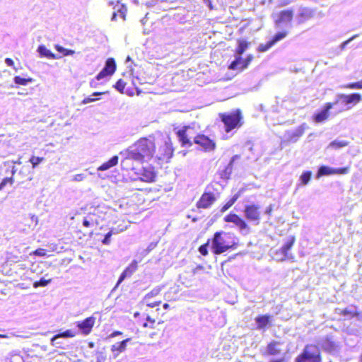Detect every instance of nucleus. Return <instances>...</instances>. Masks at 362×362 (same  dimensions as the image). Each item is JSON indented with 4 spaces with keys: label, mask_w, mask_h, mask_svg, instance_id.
Returning a JSON list of instances; mask_svg holds the SVG:
<instances>
[{
    "label": "nucleus",
    "mask_w": 362,
    "mask_h": 362,
    "mask_svg": "<svg viewBox=\"0 0 362 362\" xmlns=\"http://www.w3.org/2000/svg\"><path fill=\"white\" fill-rule=\"evenodd\" d=\"M320 351L315 345H307L303 354L297 358V362H320Z\"/></svg>",
    "instance_id": "5"
},
{
    "label": "nucleus",
    "mask_w": 362,
    "mask_h": 362,
    "mask_svg": "<svg viewBox=\"0 0 362 362\" xmlns=\"http://www.w3.org/2000/svg\"><path fill=\"white\" fill-rule=\"evenodd\" d=\"M137 265V261L133 260L132 263L122 273L117 284L119 285L124 280L125 278L131 276L136 271Z\"/></svg>",
    "instance_id": "18"
},
{
    "label": "nucleus",
    "mask_w": 362,
    "mask_h": 362,
    "mask_svg": "<svg viewBox=\"0 0 362 362\" xmlns=\"http://www.w3.org/2000/svg\"><path fill=\"white\" fill-rule=\"evenodd\" d=\"M95 320L93 317H87L83 321L78 322L77 327L84 334H88L95 324Z\"/></svg>",
    "instance_id": "16"
},
{
    "label": "nucleus",
    "mask_w": 362,
    "mask_h": 362,
    "mask_svg": "<svg viewBox=\"0 0 362 362\" xmlns=\"http://www.w3.org/2000/svg\"><path fill=\"white\" fill-rule=\"evenodd\" d=\"M8 182H10L11 184H12L13 178L12 177L5 178L0 184V189H2Z\"/></svg>",
    "instance_id": "53"
},
{
    "label": "nucleus",
    "mask_w": 362,
    "mask_h": 362,
    "mask_svg": "<svg viewBox=\"0 0 362 362\" xmlns=\"http://www.w3.org/2000/svg\"><path fill=\"white\" fill-rule=\"evenodd\" d=\"M216 201V197L212 193H204L197 202L198 208L207 209Z\"/></svg>",
    "instance_id": "15"
},
{
    "label": "nucleus",
    "mask_w": 362,
    "mask_h": 362,
    "mask_svg": "<svg viewBox=\"0 0 362 362\" xmlns=\"http://www.w3.org/2000/svg\"><path fill=\"white\" fill-rule=\"evenodd\" d=\"M155 178L154 173L151 170H144L141 177V180L145 182H153Z\"/></svg>",
    "instance_id": "29"
},
{
    "label": "nucleus",
    "mask_w": 362,
    "mask_h": 362,
    "mask_svg": "<svg viewBox=\"0 0 362 362\" xmlns=\"http://www.w3.org/2000/svg\"><path fill=\"white\" fill-rule=\"evenodd\" d=\"M230 239L231 236L229 233L224 232L216 233L211 243L213 252L219 255L232 247L235 243Z\"/></svg>",
    "instance_id": "3"
},
{
    "label": "nucleus",
    "mask_w": 362,
    "mask_h": 362,
    "mask_svg": "<svg viewBox=\"0 0 362 362\" xmlns=\"http://www.w3.org/2000/svg\"><path fill=\"white\" fill-rule=\"evenodd\" d=\"M296 238L294 236H290L287 238L286 243L281 247V257H276V260L283 261L286 259L292 258V256L288 254V250L293 247L295 243Z\"/></svg>",
    "instance_id": "11"
},
{
    "label": "nucleus",
    "mask_w": 362,
    "mask_h": 362,
    "mask_svg": "<svg viewBox=\"0 0 362 362\" xmlns=\"http://www.w3.org/2000/svg\"><path fill=\"white\" fill-rule=\"evenodd\" d=\"M98 100V98H90V97H87V98H84L82 100L81 103L83 104V105H86V104H88L89 103H92V102L96 101Z\"/></svg>",
    "instance_id": "54"
},
{
    "label": "nucleus",
    "mask_w": 362,
    "mask_h": 362,
    "mask_svg": "<svg viewBox=\"0 0 362 362\" xmlns=\"http://www.w3.org/2000/svg\"><path fill=\"white\" fill-rule=\"evenodd\" d=\"M253 59V56L252 54H249L247 58L245 59L244 64L240 68L241 70H243L244 69H246L247 66L250 64V63L252 62Z\"/></svg>",
    "instance_id": "49"
},
{
    "label": "nucleus",
    "mask_w": 362,
    "mask_h": 362,
    "mask_svg": "<svg viewBox=\"0 0 362 362\" xmlns=\"http://www.w3.org/2000/svg\"><path fill=\"white\" fill-rule=\"evenodd\" d=\"M84 178L85 175L83 174H76L73 177L72 180L75 182H81L83 180Z\"/></svg>",
    "instance_id": "52"
},
{
    "label": "nucleus",
    "mask_w": 362,
    "mask_h": 362,
    "mask_svg": "<svg viewBox=\"0 0 362 362\" xmlns=\"http://www.w3.org/2000/svg\"><path fill=\"white\" fill-rule=\"evenodd\" d=\"M288 33L286 31L279 32L277 33L273 38L270 40V44H273L274 45L278 42L284 39L287 36Z\"/></svg>",
    "instance_id": "28"
},
{
    "label": "nucleus",
    "mask_w": 362,
    "mask_h": 362,
    "mask_svg": "<svg viewBox=\"0 0 362 362\" xmlns=\"http://www.w3.org/2000/svg\"><path fill=\"white\" fill-rule=\"evenodd\" d=\"M55 49L60 53H62L63 54H64L66 49L60 46V45H56L55 46Z\"/></svg>",
    "instance_id": "57"
},
{
    "label": "nucleus",
    "mask_w": 362,
    "mask_h": 362,
    "mask_svg": "<svg viewBox=\"0 0 362 362\" xmlns=\"http://www.w3.org/2000/svg\"><path fill=\"white\" fill-rule=\"evenodd\" d=\"M279 344L276 341L271 342L267 346V352L271 355H276L280 352V349H279Z\"/></svg>",
    "instance_id": "27"
},
{
    "label": "nucleus",
    "mask_w": 362,
    "mask_h": 362,
    "mask_svg": "<svg viewBox=\"0 0 362 362\" xmlns=\"http://www.w3.org/2000/svg\"><path fill=\"white\" fill-rule=\"evenodd\" d=\"M155 152L154 137L141 138L124 153L125 158L122 160V165H127L130 160L138 162L148 161L153 158Z\"/></svg>",
    "instance_id": "1"
},
{
    "label": "nucleus",
    "mask_w": 362,
    "mask_h": 362,
    "mask_svg": "<svg viewBox=\"0 0 362 362\" xmlns=\"http://www.w3.org/2000/svg\"><path fill=\"white\" fill-rule=\"evenodd\" d=\"M300 16L304 20L311 18L313 16V11L308 8H303L300 10Z\"/></svg>",
    "instance_id": "30"
},
{
    "label": "nucleus",
    "mask_w": 362,
    "mask_h": 362,
    "mask_svg": "<svg viewBox=\"0 0 362 362\" xmlns=\"http://www.w3.org/2000/svg\"><path fill=\"white\" fill-rule=\"evenodd\" d=\"M235 225L240 228V230H247L248 227L245 221L239 217L237 222L235 223Z\"/></svg>",
    "instance_id": "39"
},
{
    "label": "nucleus",
    "mask_w": 362,
    "mask_h": 362,
    "mask_svg": "<svg viewBox=\"0 0 362 362\" xmlns=\"http://www.w3.org/2000/svg\"><path fill=\"white\" fill-rule=\"evenodd\" d=\"M349 88L352 89H361L362 88V80L361 81L350 83L347 86Z\"/></svg>",
    "instance_id": "48"
},
{
    "label": "nucleus",
    "mask_w": 362,
    "mask_h": 362,
    "mask_svg": "<svg viewBox=\"0 0 362 362\" xmlns=\"http://www.w3.org/2000/svg\"><path fill=\"white\" fill-rule=\"evenodd\" d=\"M333 174H334V168L329 166L322 165L320 167L318 170L317 177L318 178L323 175H330Z\"/></svg>",
    "instance_id": "25"
},
{
    "label": "nucleus",
    "mask_w": 362,
    "mask_h": 362,
    "mask_svg": "<svg viewBox=\"0 0 362 362\" xmlns=\"http://www.w3.org/2000/svg\"><path fill=\"white\" fill-rule=\"evenodd\" d=\"M276 257H281V248L279 250H276L274 255V259H276Z\"/></svg>",
    "instance_id": "64"
},
{
    "label": "nucleus",
    "mask_w": 362,
    "mask_h": 362,
    "mask_svg": "<svg viewBox=\"0 0 362 362\" xmlns=\"http://www.w3.org/2000/svg\"><path fill=\"white\" fill-rule=\"evenodd\" d=\"M272 317L268 315L258 316L255 318V322L257 323V329H264L271 321Z\"/></svg>",
    "instance_id": "22"
},
{
    "label": "nucleus",
    "mask_w": 362,
    "mask_h": 362,
    "mask_svg": "<svg viewBox=\"0 0 362 362\" xmlns=\"http://www.w3.org/2000/svg\"><path fill=\"white\" fill-rule=\"evenodd\" d=\"M193 139L194 142L199 145L205 151H211L216 148L215 142L205 135L199 134Z\"/></svg>",
    "instance_id": "8"
},
{
    "label": "nucleus",
    "mask_w": 362,
    "mask_h": 362,
    "mask_svg": "<svg viewBox=\"0 0 362 362\" xmlns=\"http://www.w3.org/2000/svg\"><path fill=\"white\" fill-rule=\"evenodd\" d=\"M358 37V35L356 34V35H353L351 37H350L349 40L343 42L341 45H340V48L341 50L344 49L346 48V47L347 46V45L351 42L352 40H354V39H356V37Z\"/></svg>",
    "instance_id": "47"
},
{
    "label": "nucleus",
    "mask_w": 362,
    "mask_h": 362,
    "mask_svg": "<svg viewBox=\"0 0 362 362\" xmlns=\"http://www.w3.org/2000/svg\"><path fill=\"white\" fill-rule=\"evenodd\" d=\"M304 133L303 126L298 127L293 131L286 132L285 137L290 142H296Z\"/></svg>",
    "instance_id": "19"
},
{
    "label": "nucleus",
    "mask_w": 362,
    "mask_h": 362,
    "mask_svg": "<svg viewBox=\"0 0 362 362\" xmlns=\"http://www.w3.org/2000/svg\"><path fill=\"white\" fill-rule=\"evenodd\" d=\"M199 252L202 255H206L208 252H207V245H202L199 247Z\"/></svg>",
    "instance_id": "55"
},
{
    "label": "nucleus",
    "mask_w": 362,
    "mask_h": 362,
    "mask_svg": "<svg viewBox=\"0 0 362 362\" xmlns=\"http://www.w3.org/2000/svg\"><path fill=\"white\" fill-rule=\"evenodd\" d=\"M293 17V11L291 9H286L281 11L279 13L274 15L275 24L276 27H279L281 24L289 23Z\"/></svg>",
    "instance_id": "9"
},
{
    "label": "nucleus",
    "mask_w": 362,
    "mask_h": 362,
    "mask_svg": "<svg viewBox=\"0 0 362 362\" xmlns=\"http://www.w3.org/2000/svg\"><path fill=\"white\" fill-rule=\"evenodd\" d=\"M116 69V64L112 58H109L106 62L105 67L100 71V72L97 75V80H100L104 77L112 75L115 73Z\"/></svg>",
    "instance_id": "14"
},
{
    "label": "nucleus",
    "mask_w": 362,
    "mask_h": 362,
    "mask_svg": "<svg viewBox=\"0 0 362 362\" xmlns=\"http://www.w3.org/2000/svg\"><path fill=\"white\" fill-rule=\"evenodd\" d=\"M28 356H23L20 351H13L8 354L6 362H26Z\"/></svg>",
    "instance_id": "21"
},
{
    "label": "nucleus",
    "mask_w": 362,
    "mask_h": 362,
    "mask_svg": "<svg viewBox=\"0 0 362 362\" xmlns=\"http://www.w3.org/2000/svg\"><path fill=\"white\" fill-rule=\"evenodd\" d=\"M272 211V206L269 205L265 210V214L270 215Z\"/></svg>",
    "instance_id": "61"
},
{
    "label": "nucleus",
    "mask_w": 362,
    "mask_h": 362,
    "mask_svg": "<svg viewBox=\"0 0 362 362\" xmlns=\"http://www.w3.org/2000/svg\"><path fill=\"white\" fill-rule=\"evenodd\" d=\"M76 335V332L71 330L67 329L65 332H63L62 333H59L55 336H54L51 339V345L53 346L59 347V345L62 344L60 341L61 338H69V337H74Z\"/></svg>",
    "instance_id": "17"
},
{
    "label": "nucleus",
    "mask_w": 362,
    "mask_h": 362,
    "mask_svg": "<svg viewBox=\"0 0 362 362\" xmlns=\"http://www.w3.org/2000/svg\"><path fill=\"white\" fill-rule=\"evenodd\" d=\"M117 15V13L116 11H115V12L112 13V18H111V21H116Z\"/></svg>",
    "instance_id": "62"
},
{
    "label": "nucleus",
    "mask_w": 362,
    "mask_h": 362,
    "mask_svg": "<svg viewBox=\"0 0 362 362\" xmlns=\"http://www.w3.org/2000/svg\"><path fill=\"white\" fill-rule=\"evenodd\" d=\"M13 80L16 84L23 85V86H25L29 82H31L33 81V79L31 78H21L20 76H15Z\"/></svg>",
    "instance_id": "37"
},
{
    "label": "nucleus",
    "mask_w": 362,
    "mask_h": 362,
    "mask_svg": "<svg viewBox=\"0 0 362 362\" xmlns=\"http://www.w3.org/2000/svg\"><path fill=\"white\" fill-rule=\"evenodd\" d=\"M126 86V83L122 80L119 79L117 81L114 87L120 93H123L124 88Z\"/></svg>",
    "instance_id": "41"
},
{
    "label": "nucleus",
    "mask_w": 362,
    "mask_h": 362,
    "mask_svg": "<svg viewBox=\"0 0 362 362\" xmlns=\"http://www.w3.org/2000/svg\"><path fill=\"white\" fill-rule=\"evenodd\" d=\"M117 232H114L112 230L109 231L105 235L104 239L102 240L103 244L109 245L110 243V238L113 233H117Z\"/></svg>",
    "instance_id": "46"
},
{
    "label": "nucleus",
    "mask_w": 362,
    "mask_h": 362,
    "mask_svg": "<svg viewBox=\"0 0 362 362\" xmlns=\"http://www.w3.org/2000/svg\"><path fill=\"white\" fill-rule=\"evenodd\" d=\"M122 334V333L119 331H115L113 332L110 335V337H117L118 335H121Z\"/></svg>",
    "instance_id": "59"
},
{
    "label": "nucleus",
    "mask_w": 362,
    "mask_h": 362,
    "mask_svg": "<svg viewBox=\"0 0 362 362\" xmlns=\"http://www.w3.org/2000/svg\"><path fill=\"white\" fill-rule=\"evenodd\" d=\"M51 281H52L51 279H46L43 277L40 281L34 282L33 287L35 288H38L40 286L44 287V286H47Z\"/></svg>",
    "instance_id": "36"
},
{
    "label": "nucleus",
    "mask_w": 362,
    "mask_h": 362,
    "mask_svg": "<svg viewBox=\"0 0 362 362\" xmlns=\"http://www.w3.org/2000/svg\"><path fill=\"white\" fill-rule=\"evenodd\" d=\"M127 12V8L124 4H122L117 11V13L119 14L120 17L122 18L123 20H125Z\"/></svg>",
    "instance_id": "42"
},
{
    "label": "nucleus",
    "mask_w": 362,
    "mask_h": 362,
    "mask_svg": "<svg viewBox=\"0 0 362 362\" xmlns=\"http://www.w3.org/2000/svg\"><path fill=\"white\" fill-rule=\"evenodd\" d=\"M238 218H239V216L235 214H230L224 218V219L226 222H231L235 224L237 222Z\"/></svg>",
    "instance_id": "44"
},
{
    "label": "nucleus",
    "mask_w": 362,
    "mask_h": 362,
    "mask_svg": "<svg viewBox=\"0 0 362 362\" xmlns=\"http://www.w3.org/2000/svg\"><path fill=\"white\" fill-rule=\"evenodd\" d=\"M33 254L36 256L44 257L46 255V251L45 249L39 248V249H37L36 250H35L33 252Z\"/></svg>",
    "instance_id": "50"
},
{
    "label": "nucleus",
    "mask_w": 362,
    "mask_h": 362,
    "mask_svg": "<svg viewBox=\"0 0 362 362\" xmlns=\"http://www.w3.org/2000/svg\"><path fill=\"white\" fill-rule=\"evenodd\" d=\"M105 360V357L103 355V354H98L96 356V361L92 362H104Z\"/></svg>",
    "instance_id": "56"
},
{
    "label": "nucleus",
    "mask_w": 362,
    "mask_h": 362,
    "mask_svg": "<svg viewBox=\"0 0 362 362\" xmlns=\"http://www.w3.org/2000/svg\"><path fill=\"white\" fill-rule=\"evenodd\" d=\"M37 52L41 57H45L48 59H59L60 57L53 54L50 50L47 49L45 45H40L37 48Z\"/></svg>",
    "instance_id": "23"
},
{
    "label": "nucleus",
    "mask_w": 362,
    "mask_h": 362,
    "mask_svg": "<svg viewBox=\"0 0 362 362\" xmlns=\"http://www.w3.org/2000/svg\"><path fill=\"white\" fill-rule=\"evenodd\" d=\"M232 168H233V165H231V163H228V165L226 166V169L224 170L221 177L223 178L228 179L232 173Z\"/></svg>",
    "instance_id": "43"
},
{
    "label": "nucleus",
    "mask_w": 362,
    "mask_h": 362,
    "mask_svg": "<svg viewBox=\"0 0 362 362\" xmlns=\"http://www.w3.org/2000/svg\"><path fill=\"white\" fill-rule=\"evenodd\" d=\"M245 218L258 225L260 221L259 206L255 204L247 205L244 209Z\"/></svg>",
    "instance_id": "7"
},
{
    "label": "nucleus",
    "mask_w": 362,
    "mask_h": 362,
    "mask_svg": "<svg viewBox=\"0 0 362 362\" xmlns=\"http://www.w3.org/2000/svg\"><path fill=\"white\" fill-rule=\"evenodd\" d=\"M74 52H74V50H72V49H66V52H65V53H64V56L72 55V54H74Z\"/></svg>",
    "instance_id": "60"
},
{
    "label": "nucleus",
    "mask_w": 362,
    "mask_h": 362,
    "mask_svg": "<svg viewBox=\"0 0 362 362\" xmlns=\"http://www.w3.org/2000/svg\"><path fill=\"white\" fill-rule=\"evenodd\" d=\"M273 45V44H270V41L267 42L266 44H260L258 46L257 50L259 52H264L269 49Z\"/></svg>",
    "instance_id": "38"
},
{
    "label": "nucleus",
    "mask_w": 362,
    "mask_h": 362,
    "mask_svg": "<svg viewBox=\"0 0 362 362\" xmlns=\"http://www.w3.org/2000/svg\"><path fill=\"white\" fill-rule=\"evenodd\" d=\"M341 314L344 316H356L358 315V312L356 311V308L354 307H349L347 308H345L341 311Z\"/></svg>",
    "instance_id": "34"
},
{
    "label": "nucleus",
    "mask_w": 362,
    "mask_h": 362,
    "mask_svg": "<svg viewBox=\"0 0 362 362\" xmlns=\"http://www.w3.org/2000/svg\"><path fill=\"white\" fill-rule=\"evenodd\" d=\"M44 160H45V158L43 157H37V156H32L29 160V162L32 164V168H35Z\"/></svg>",
    "instance_id": "35"
},
{
    "label": "nucleus",
    "mask_w": 362,
    "mask_h": 362,
    "mask_svg": "<svg viewBox=\"0 0 362 362\" xmlns=\"http://www.w3.org/2000/svg\"><path fill=\"white\" fill-rule=\"evenodd\" d=\"M238 158H239V156L238 155L233 156L229 163H231V165H233L235 160Z\"/></svg>",
    "instance_id": "63"
},
{
    "label": "nucleus",
    "mask_w": 362,
    "mask_h": 362,
    "mask_svg": "<svg viewBox=\"0 0 362 362\" xmlns=\"http://www.w3.org/2000/svg\"><path fill=\"white\" fill-rule=\"evenodd\" d=\"M161 137L160 140L163 145L159 147L156 157L159 160L169 159L172 157L173 153L170 138L168 136L165 137L162 136Z\"/></svg>",
    "instance_id": "6"
},
{
    "label": "nucleus",
    "mask_w": 362,
    "mask_h": 362,
    "mask_svg": "<svg viewBox=\"0 0 362 362\" xmlns=\"http://www.w3.org/2000/svg\"><path fill=\"white\" fill-rule=\"evenodd\" d=\"M238 199V196H234L230 200H229L221 209V211L224 212L232 206Z\"/></svg>",
    "instance_id": "40"
},
{
    "label": "nucleus",
    "mask_w": 362,
    "mask_h": 362,
    "mask_svg": "<svg viewBox=\"0 0 362 362\" xmlns=\"http://www.w3.org/2000/svg\"><path fill=\"white\" fill-rule=\"evenodd\" d=\"M118 163V156H115L112 157L108 161L102 164L98 167V170L103 171L110 169V168L116 165Z\"/></svg>",
    "instance_id": "24"
},
{
    "label": "nucleus",
    "mask_w": 362,
    "mask_h": 362,
    "mask_svg": "<svg viewBox=\"0 0 362 362\" xmlns=\"http://www.w3.org/2000/svg\"><path fill=\"white\" fill-rule=\"evenodd\" d=\"M296 238L294 236H290L287 238L286 243L281 247V257H276V260L283 261L286 259L292 258V256L288 254V250L293 247L295 243Z\"/></svg>",
    "instance_id": "12"
},
{
    "label": "nucleus",
    "mask_w": 362,
    "mask_h": 362,
    "mask_svg": "<svg viewBox=\"0 0 362 362\" xmlns=\"http://www.w3.org/2000/svg\"><path fill=\"white\" fill-rule=\"evenodd\" d=\"M5 63L6 64L7 66H13V65H14L13 61L10 58H6L5 59Z\"/></svg>",
    "instance_id": "58"
},
{
    "label": "nucleus",
    "mask_w": 362,
    "mask_h": 362,
    "mask_svg": "<svg viewBox=\"0 0 362 362\" xmlns=\"http://www.w3.org/2000/svg\"><path fill=\"white\" fill-rule=\"evenodd\" d=\"M361 99V95L358 93H353L350 95L345 94H339L336 96V99L332 103H327L323 109L321 110L319 112L315 114L313 117V119L317 123H321L327 120L330 115V110L333 109L338 104L344 105V106H347L346 108L344 107L335 110L333 112L334 115H337V114L351 108L349 105L352 103H357Z\"/></svg>",
    "instance_id": "2"
},
{
    "label": "nucleus",
    "mask_w": 362,
    "mask_h": 362,
    "mask_svg": "<svg viewBox=\"0 0 362 362\" xmlns=\"http://www.w3.org/2000/svg\"><path fill=\"white\" fill-rule=\"evenodd\" d=\"M312 173L310 171L304 172L300 177V185H307L311 179Z\"/></svg>",
    "instance_id": "31"
},
{
    "label": "nucleus",
    "mask_w": 362,
    "mask_h": 362,
    "mask_svg": "<svg viewBox=\"0 0 362 362\" xmlns=\"http://www.w3.org/2000/svg\"><path fill=\"white\" fill-rule=\"evenodd\" d=\"M249 43L245 40L239 41L238 47L237 48L236 52L238 55H241L244 53V52L247 49Z\"/></svg>",
    "instance_id": "32"
},
{
    "label": "nucleus",
    "mask_w": 362,
    "mask_h": 362,
    "mask_svg": "<svg viewBox=\"0 0 362 362\" xmlns=\"http://www.w3.org/2000/svg\"><path fill=\"white\" fill-rule=\"evenodd\" d=\"M95 221L92 218V217H87V218H85L83 221V226L85 227H93L95 226Z\"/></svg>",
    "instance_id": "45"
},
{
    "label": "nucleus",
    "mask_w": 362,
    "mask_h": 362,
    "mask_svg": "<svg viewBox=\"0 0 362 362\" xmlns=\"http://www.w3.org/2000/svg\"><path fill=\"white\" fill-rule=\"evenodd\" d=\"M162 286H156L153 288L149 293L146 294L142 302L150 308H154L160 304L161 301H153V298L157 296L161 291Z\"/></svg>",
    "instance_id": "10"
},
{
    "label": "nucleus",
    "mask_w": 362,
    "mask_h": 362,
    "mask_svg": "<svg viewBox=\"0 0 362 362\" xmlns=\"http://www.w3.org/2000/svg\"><path fill=\"white\" fill-rule=\"evenodd\" d=\"M347 145H348V143L345 141L334 140L329 144V147L337 149V148L345 147Z\"/></svg>",
    "instance_id": "33"
},
{
    "label": "nucleus",
    "mask_w": 362,
    "mask_h": 362,
    "mask_svg": "<svg viewBox=\"0 0 362 362\" xmlns=\"http://www.w3.org/2000/svg\"><path fill=\"white\" fill-rule=\"evenodd\" d=\"M192 129L190 127H184L177 132V137L183 146H192Z\"/></svg>",
    "instance_id": "13"
},
{
    "label": "nucleus",
    "mask_w": 362,
    "mask_h": 362,
    "mask_svg": "<svg viewBox=\"0 0 362 362\" xmlns=\"http://www.w3.org/2000/svg\"><path fill=\"white\" fill-rule=\"evenodd\" d=\"M220 117L225 125L226 132H229L233 129L239 128L243 124L241 122L243 119L242 114L238 109L228 114H221Z\"/></svg>",
    "instance_id": "4"
},
{
    "label": "nucleus",
    "mask_w": 362,
    "mask_h": 362,
    "mask_svg": "<svg viewBox=\"0 0 362 362\" xmlns=\"http://www.w3.org/2000/svg\"><path fill=\"white\" fill-rule=\"evenodd\" d=\"M334 174H346L349 173V168H334Z\"/></svg>",
    "instance_id": "51"
},
{
    "label": "nucleus",
    "mask_w": 362,
    "mask_h": 362,
    "mask_svg": "<svg viewBox=\"0 0 362 362\" xmlns=\"http://www.w3.org/2000/svg\"><path fill=\"white\" fill-rule=\"evenodd\" d=\"M130 341V339H126L121 342L115 343L111 346V351L114 354V356L117 357L120 353L125 351L127 343Z\"/></svg>",
    "instance_id": "20"
},
{
    "label": "nucleus",
    "mask_w": 362,
    "mask_h": 362,
    "mask_svg": "<svg viewBox=\"0 0 362 362\" xmlns=\"http://www.w3.org/2000/svg\"><path fill=\"white\" fill-rule=\"evenodd\" d=\"M240 56L241 55H238L236 57V59L229 66V69L242 71L240 68L244 64L245 60H243Z\"/></svg>",
    "instance_id": "26"
}]
</instances>
